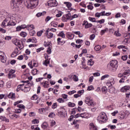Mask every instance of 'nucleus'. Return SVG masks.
Masks as SVG:
<instances>
[{"label": "nucleus", "mask_w": 130, "mask_h": 130, "mask_svg": "<svg viewBox=\"0 0 130 130\" xmlns=\"http://www.w3.org/2000/svg\"><path fill=\"white\" fill-rule=\"evenodd\" d=\"M108 67L111 72H116L118 68V61L116 60H111L109 64Z\"/></svg>", "instance_id": "1"}, {"label": "nucleus", "mask_w": 130, "mask_h": 130, "mask_svg": "<svg viewBox=\"0 0 130 130\" xmlns=\"http://www.w3.org/2000/svg\"><path fill=\"white\" fill-rule=\"evenodd\" d=\"M97 120L100 123H104L107 120V116L105 112L101 113L97 118Z\"/></svg>", "instance_id": "2"}, {"label": "nucleus", "mask_w": 130, "mask_h": 130, "mask_svg": "<svg viewBox=\"0 0 130 130\" xmlns=\"http://www.w3.org/2000/svg\"><path fill=\"white\" fill-rule=\"evenodd\" d=\"M27 2H28V0H12L11 2V8L17 9L18 8L17 4H23V3H27Z\"/></svg>", "instance_id": "3"}, {"label": "nucleus", "mask_w": 130, "mask_h": 130, "mask_svg": "<svg viewBox=\"0 0 130 130\" xmlns=\"http://www.w3.org/2000/svg\"><path fill=\"white\" fill-rule=\"evenodd\" d=\"M84 103L87 104L88 106H95L96 105V103L91 99L90 96L85 98L84 100Z\"/></svg>", "instance_id": "4"}, {"label": "nucleus", "mask_w": 130, "mask_h": 130, "mask_svg": "<svg viewBox=\"0 0 130 130\" xmlns=\"http://www.w3.org/2000/svg\"><path fill=\"white\" fill-rule=\"evenodd\" d=\"M29 4H27V8L28 9H34V8H36L38 6V0H29Z\"/></svg>", "instance_id": "5"}, {"label": "nucleus", "mask_w": 130, "mask_h": 130, "mask_svg": "<svg viewBox=\"0 0 130 130\" xmlns=\"http://www.w3.org/2000/svg\"><path fill=\"white\" fill-rule=\"evenodd\" d=\"M121 92L124 93L125 92V95L126 98H129L130 95V87L128 85L123 86L121 88Z\"/></svg>", "instance_id": "6"}, {"label": "nucleus", "mask_w": 130, "mask_h": 130, "mask_svg": "<svg viewBox=\"0 0 130 130\" xmlns=\"http://www.w3.org/2000/svg\"><path fill=\"white\" fill-rule=\"evenodd\" d=\"M18 89H20L22 91H23V92H25V93H27V92H29V91H30L31 89L28 86H26V85H25L24 83L18 85Z\"/></svg>", "instance_id": "7"}, {"label": "nucleus", "mask_w": 130, "mask_h": 130, "mask_svg": "<svg viewBox=\"0 0 130 130\" xmlns=\"http://www.w3.org/2000/svg\"><path fill=\"white\" fill-rule=\"evenodd\" d=\"M49 112V107L42 108L39 109V113L40 114H48Z\"/></svg>", "instance_id": "8"}, {"label": "nucleus", "mask_w": 130, "mask_h": 130, "mask_svg": "<svg viewBox=\"0 0 130 130\" xmlns=\"http://www.w3.org/2000/svg\"><path fill=\"white\" fill-rule=\"evenodd\" d=\"M46 6H48L51 8L52 7H56V6H57V2H56V0H49L46 3Z\"/></svg>", "instance_id": "9"}, {"label": "nucleus", "mask_w": 130, "mask_h": 130, "mask_svg": "<svg viewBox=\"0 0 130 130\" xmlns=\"http://www.w3.org/2000/svg\"><path fill=\"white\" fill-rule=\"evenodd\" d=\"M71 13H68L67 14H65L64 15L62 16V21L63 22H68V21H69V20H70V21H72V20H71Z\"/></svg>", "instance_id": "10"}, {"label": "nucleus", "mask_w": 130, "mask_h": 130, "mask_svg": "<svg viewBox=\"0 0 130 130\" xmlns=\"http://www.w3.org/2000/svg\"><path fill=\"white\" fill-rule=\"evenodd\" d=\"M129 75V71H125L122 74H119L118 76L119 78H124V79H127V77H128Z\"/></svg>", "instance_id": "11"}, {"label": "nucleus", "mask_w": 130, "mask_h": 130, "mask_svg": "<svg viewBox=\"0 0 130 130\" xmlns=\"http://www.w3.org/2000/svg\"><path fill=\"white\" fill-rule=\"evenodd\" d=\"M16 70L11 69L10 70L9 73L8 74V78L9 79H13V78H16Z\"/></svg>", "instance_id": "12"}, {"label": "nucleus", "mask_w": 130, "mask_h": 130, "mask_svg": "<svg viewBox=\"0 0 130 130\" xmlns=\"http://www.w3.org/2000/svg\"><path fill=\"white\" fill-rule=\"evenodd\" d=\"M0 60L4 63L7 62V57L5 56V53L3 51H0Z\"/></svg>", "instance_id": "13"}, {"label": "nucleus", "mask_w": 130, "mask_h": 130, "mask_svg": "<svg viewBox=\"0 0 130 130\" xmlns=\"http://www.w3.org/2000/svg\"><path fill=\"white\" fill-rule=\"evenodd\" d=\"M45 35L46 36L47 38L48 39H51L53 38V34L50 32V29L48 28L45 32Z\"/></svg>", "instance_id": "14"}, {"label": "nucleus", "mask_w": 130, "mask_h": 130, "mask_svg": "<svg viewBox=\"0 0 130 130\" xmlns=\"http://www.w3.org/2000/svg\"><path fill=\"white\" fill-rule=\"evenodd\" d=\"M82 26H85V29H88L89 28H91V27L93 26V24H92V23H89L87 20H84L83 22Z\"/></svg>", "instance_id": "15"}, {"label": "nucleus", "mask_w": 130, "mask_h": 130, "mask_svg": "<svg viewBox=\"0 0 130 130\" xmlns=\"http://www.w3.org/2000/svg\"><path fill=\"white\" fill-rule=\"evenodd\" d=\"M21 53V51L18 48H15L14 51L11 54V57H16L17 55H19Z\"/></svg>", "instance_id": "16"}, {"label": "nucleus", "mask_w": 130, "mask_h": 130, "mask_svg": "<svg viewBox=\"0 0 130 130\" xmlns=\"http://www.w3.org/2000/svg\"><path fill=\"white\" fill-rule=\"evenodd\" d=\"M66 113V109L63 108H61L60 111L58 112V114H59L60 117H65Z\"/></svg>", "instance_id": "17"}, {"label": "nucleus", "mask_w": 130, "mask_h": 130, "mask_svg": "<svg viewBox=\"0 0 130 130\" xmlns=\"http://www.w3.org/2000/svg\"><path fill=\"white\" fill-rule=\"evenodd\" d=\"M21 83H23V84L25 86L29 87V88H30L31 86H33V85H34L33 82H32L29 80L22 81Z\"/></svg>", "instance_id": "18"}, {"label": "nucleus", "mask_w": 130, "mask_h": 130, "mask_svg": "<svg viewBox=\"0 0 130 130\" xmlns=\"http://www.w3.org/2000/svg\"><path fill=\"white\" fill-rule=\"evenodd\" d=\"M63 4L66 6L69 11H73L74 10V9L72 8V6H73V5L71 3V2H63Z\"/></svg>", "instance_id": "19"}, {"label": "nucleus", "mask_w": 130, "mask_h": 130, "mask_svg": "<svg viewBox=\"0 0 130 130\" xmlns=\"http://www.w3.org/2000/svg\"><path fill=\"white\" fill-rule=\"evenodd\" d=\"M33 63V65H32ZM28 67H29V68L30 69H33V68H37V67H38V63L37 62H35L34 61V62H32V61L29 62V63H28Z\"/></svg>", "instance_id": "20"}, {"label": "nucleus", "mask_w": 130, "mask_h": 130, "mask_svg": "<svg viewBox=\"0 0 130 130\" xmlns=\"http://www.w3.org/2000/svg\"><path fill=\"white\" fill-rule=\"evenodd\" d=\"M89 129L90 130H97L98 128H97V126H96V125H95L94 124V123L91 122L89 124Z\"/></svg>", "instance_id": "21"}, {"label": "nucleus", "mask_w": 130, "mask_h": 130, "mask_svg": "<svg viewBox=\"0 0 130 130\" xmlns=\"http://www.w3.org/2000/svg\"><path fill=\"white\" fill-rule=\"evenodd\" d=\"M44 46H45V47H52L51 41H45L44 42Z\"/></svg>", "instance_id": "22"}, {"label": "nucleus", "mask_w": 130, "mask_h": 130, "mask_svg": "<svg viewBox=\"0 0 130 130\" xmlns=\"http://www.w3.org/2000/svg\"><path fill=\"white\" fill-rule=\"evenodd\" d=\"M105 16V11H103L101 13H96L95 14V17L96 18H100L101 16Z\"/></svg>", "instance_id": "23"}, {"label": "nucleus", "mask_w": 130, "mask_h": 130, "mask_svg": "<svg viewBox=\"0 0 130 130\" xmlns=\"http://www.w3.org/2000/svg\"><path fill=\"white\" fill-rule=\"evenodd\" d=\"M26 25H25V24L21 25L20 26H18L16 28V31L19 32V31H21V30H22V29H25V28H26Z\"/></svg>", "instance_id": "24"}, {"label": "nucleus", "mask_w": 130, "mask_h": 130, "mask_svg": "<svg viewBox=\"0 0 130 130\" xmlns=\"http://www.w3.org/2000/svg\"><path fill=\"white\" fill-rule=\"evenodd\" d=\"M57 44L58 45H63V44H64V43H66V42L63 40L61 41V38H58L57 39Z\"/></svg>", "instance_id": "25"}, {"label": "nucleus", "mask_w": 130, "mask_h": 130, "mask_svg": "<svg viewBox=\"0 0 130 130\" xmlns=\"http://www.w3.org/2000/svg\"><path fill=\"white\" fill-rule=\"evenodd\" d=\"M81 117H82V118H86L88 119L90 115H89V113H81Z\"/></svg>", "instance_id": "26"}, {"label": "nucleus", "mask_w": 130, "mask_h": 130, "mask_svg": "<svg viewBox=\"0 0 130 130\" xmlns=\"http://www.w3.org/2000/svg\"><path fill=\"white\" fill-rule=\"evenodd\" d=\"M8 98L12 100H15L16 99V94L15 93L10 92L8 95Z\"/></svg>", "instance_id": "27"}, {"label": "nucleus", "mask_w": 130, "mask_h": 130, "mask_svg": "<svg viewBox=\"0 0 130 130\" xmlns=\"http://www.w3.org/2000/svg\"><path fill=\"white\" fill-rule=\"evenodd\" d=\"M25 28H26L27 30H28V31H32L33 29L35 28V27L33 24H29V25H28L27 26L26 25Z\"/></svg>", "instance_id": "28"}, {"label": "nucleus", "mask_w": 130, "mask_h": 130, "mask_svg": "<svg viewBox=\"0 0 130 130\" xmlns=\"http://www.w3.org/2000/svg\"><path fill=\"white\" fill-rule=\"evenodd\" d=\"M129 111H125L124 113V114L123 115V118H124V119L127 118V117H128V116H129Z\"/></svg>", "instance_id": "29"}, {"label": "nucleus", "mask_w": 130, "mask_h": 130, "mask_svg": "<svg viewBox=\"0 0 130 130\" xmlns=\"http://www.w3.org/2000/svg\"><path fill=\"white\" fill-rule=\"evenodd\" d=\"M12 42L13 44H15V45L17 46V45H19V44H20L21 41L17 39H14L13 40H12Z\"/></svg>", "instance_id": "30"}, {"label": "nucleus", "mask_w": 130, "mask_h": 130, "mask_svg": "<svg viewBox=\"0 0 130 130\" xmlns=\"http://www.w3.org/2000/svg\"><path fill=\"white\" fill-rule=\"evenodd\" d=\"M17 46H18V50H22V49H23V48H24V45L22 44V42H20L19 44V45H17Z\"/></svg>", "instance_id": "31"}, {"label": "nucleus", "mask_w": 130, "mask_h": 130, "mask_svg": "<svg viewBox=\"0 0 130 130\" xmlns=\"http://www.w3.org/2000/svg\"><path fill=\"white\" fill-rule=\"evenodd\" d=\"M123 37H124V38H125L124 41L127 42V39H128V38H130V34L126 33V32L124 33Z\"/></svg>", "instance_id": "32"}, {"label": "nucleus", "mask_w": 130, "mask_h": 130, "mask_svg": "<svg viewBox=\"0 0 130 130\" xmlns=\"http://www.w3.org/2000/svg\"><path fill=\"white\" fill-rule=\"evenodd\" d=\"M8 20L7 19L4 20L3 22L2 23L1 26L3 28H6V26L8 24Z\"/></svg>", "instance_id": "33"}, {"label": "nucleus", "mask_w": 130, "mask_h": 130, "mask_svg": "<svg viewBox=\"0 0 130 130\" xmlns=\"http://www.w3.org/2000/svg\"><path fill=\"white\" fill-rule=\"evenodd\" d=\"M0 119H1V120H3V121H5V122H10V120H9V119H8L7 117L3 116H1L0 117Z\"/></svg>", "instance_id": "34"}, {"label": "nucleus", "mask_w": 130, "mask_h": 130, "mask_svg": "<svg viewBox=\"0 0 130 130\" xmlns=\"http://www.w3.org/2000/svg\"><path fill=\"white\" fill-rule=\"evenodd\" d=\"M109 92L111 93V94H115L116 90H115V88L112 87L110 88Z\"/></svg>", "instance_id": "35"}, {"label": "nucleus", "mask_w": 130, "mask_h": 130, "mask_svg": "<svg viewBox=\"0 0 130 130\" xmlns=\"http://www.w3.org/2000/svg\"><path fill=\"white\" fill-rule=\"evenodd\" d=\"M17 23L14 21H10L8 23L7 26H16Z\"/></svg>", "instance_id": "36"}, {"label": "nucleus", "mask_w": 130, "mask_h": 130, "mask_svg": "<svg viewBox=\"0 0 130 130\" xmlns=\"http://www.w3.org/2000/svg\"><path fill=\"white\" fill-rule=\"evenodd\" d=\"M57 36H58V37H61L62 38H66V34H64L63 31H60L57 35Z\"/></svg>", "instance_id": "37"}, {"label": "nucleus", "mask_w": 130, "mask_h": 130, "mask_svg": "<svg viewBox=\"0 0 130 130\" xmlns=\"http://www.w3.org/2000/svg\"><path fill=\"white\" fill-rule=\"evenodd\" d=\"M94 65V61H93V59H90L88 60L87 62V66H89L90 67H92Z\"/></svg>", "instance_id": "38"}, {"label": "nucleus", "mask_w": 130, "mask_h": 130, "mask_svg": "<svg viewBox=\"0 0 130 130\" xmlns=\"http://www.w3.org/2000/svg\"><path fill=\"white\" fill-rule=\"evenodd\" d=\"M109 81H110L111 82V83L112 84V85H113L115 84L116 79L115 78L112 77L109 79Z\"/></svg>", "instance_id": "39"}, {"label": "nucleus", "mask_w": 130, "mask_h": 130, "mask_svg": "<svg viewBox=\"0 0 130 130\" xmlns=\"http://www.w3.org/2000/svg\"><path fill=\"white\" fill-rule=\"evenodd\" d=\"M46 14V12L44 11L43 12H39V13H38L37 14H36V16L38 18H39L40 17H41V16H44V15H45Z\"/></svg>", "instance_id": "40"}, {"label": "nucleus", "mask_w": 130, "mask_h": 130, "mask_svg": "<svg viewBox=\"0 0 130 130\" xmlns=\"http://www.w3.org/2000/svg\"><path fill=\"white\" fill-rule=\"evenodd\" d=\"M81 65L82 66L80 67L81 69H84V70H86V69L88 68V67L86 66L85 61H82Z\"/></svg>", "instance_id": "41"}, {"label": "nucleus", "mask_w": 130, "mask_h": 130, "mask_svg": "<svg viewBox=\"0 0 130 130\" xmlns=\"http://www.w3.org/2000/svg\"><path fill=\"white\" fill-rule=\"evenodd\" d=\"M106 32H108V28H106L104 29H102L101 32H100V35H104L105 33Z\"/></svg>", "instance_id": "42"}, {"label": "nucleus", "mask_w": 130, "mask_h": 130, "mask_svg": "<svg viewBox=\"0 0 130 130\" xmlns=\"http://www.w3.org/2000/svg\"><path fill=\"white\" fill-rule=\"evenodd\" d=\"M88 20L90 21V22H92L93 23H96L97 22V20H96V18L94 17H89Z\"/></svg>", "instance_id": "43"}, {"label": "nucleus", "mask_w": 130, "mask_h": 130, "mask_svg": "<svg viewBox=\"0 0 130 130\" xmlns=\"http://www.w3.org/2000/svg\"><path fill=\"white\" fill-rule=\"evenodd\" d=\"M94 50L96 51H100V50H101V46L100 45H97L94 47Z\"/></svg>", "instance_id": "44"}, {"label": "nucleus", "mask_w": 130, "mask_h": 130, "mask_svg": "<svg viewBox=\"0 0 130 130\" xmlns=\"http://www.w3.org/2000/svg\"><path fill=\"white\" fill-rule=\"evenodd\" d=\"M47 127H48V124L47 122H44L42 125V128L45 129V128H47Z\"/></svg>", "instance_id": "45"}, {"label": "nucleus", "mask_w": 130, "mask_h": 130, "mask_svg": "<svg viewBox=\"0 0 130 130\" xmlns=\"http://www.w3.org/2000/svg\"><path fill=\"white\" fill-rule=\"evenodd\" d=\"M114 35H115V36H116L117 37H119L120 36H121V34L119 33V30L118 29L115 31Z\"/></svg>", "instance_id": "46"}, {"label": "nucleus", "mask_w": 130, "mask_h": 130, "mask_svg": "<svg viewBox=\"0 0 130 130\" xmlns=\"http://www.w3.org/2000/svg\"><path fill=\"white\" fill-rule=\"evenodd\" d=\"M105 22V19H102L100 20H96V23L97 24L99 23L101 25L102 24H104Z\"/></svg>", "instance_id": "47"}, {"label": "nucleus", "mask_w": 130, "mask_h": 130, "mask_svg": "<svg viewBox=\"0 0 130 130\" xmlns=\"http://www.w3.org/2000/svg\"><path fill=\"white\" fill-rule=\"evenodd\" d=\"M102 91L104 94H106L107 93V87L106 86H103L102 88Z\"/></svg>", "instance_id": "48"}, {"label": "nucleus", "mask_w": 130, "mask_h": 130, "mask_svg": "<svg viewBox=\"0 0 130 130\" xmlns=\"http://www.w3.org/2000/svg\"><path fill=\"white\" fill-rule=\"evenodd\" d=\"M72 79L74 82H78L79 81V78L76 75H73Z\"/></svg>", "instance_id": "49"}, {"label": "nucleus", "mask_w": 130, "mask_h": 130, "mask_svg": "<svg viewBox=\"0 0 130 130\" xmlns=\"http://www.w3.org/2000/svg\"><path fill=\"white\" fill-rule=\"evenodd\" d=\"M57 24H58L57 22L55 21H52L50 23L51 26L54 27H57Z\"/></svg>", "instance_id": "50"}, {"label": "nucleus", "mask_w": 130, "mask_h": 130, "mask_svg": "<svg viewBox=\"0 0 130 130\" xmlns=\"http://www.w3.org/2000/svg\"><path fill=\"white\" fill-rule=\"evenodd\" d=\"M38 72V70H37L36 69H34L31 70V74L33 76H35V75H37Z\"/></svg>", "instance_id": "51"}, {"label": "nucleus", "mask_w": 130, "mask_h": 130, "mask_svg": "<svg viewBox=\"0 0 130 130\" xmlns=\"http://www.w3.org/2000/svg\"><path fill=\"white\" fill-rule=\"evenodd\" d=\"M109 77L110 76L108 74L105 75L101 77V81H103V80H105V79H107L108 78H109Z\"/></svg>", "instance_id": "52"}, {"label": "nucleus", "mask_w": 130, "mask_h": 130, "mask_svg": "<svg viewBox=\"0 0 130 130\" xmlns=\"http://www.w3.org/2000/svg\"><path fill=\"white\" fill-rule=\"evenodd\" d=\"M20 103H23V101L20 100V101H17L15 102L14 103V106H17V105H19Z\"/></svg>", "instance_id": "53"}, {"label": "nucleus", "mask_w": 130, "mask_h": 130, "mask_svg": "<svg viewBox=\"0 0 130 130\" xmlns=\"http://www.w3.org/2000/svg\"><path fill=\"white\" fill-rule=\"evenodd\" d=\"M31 129L34 130H40V128H39V127L37 126L36 125L31 126Z\"/></svg>", "instance_id": "54"}, {"label": "nucleus", "mask_w": 130, "mask_h": 130, "mask_svg": "<svg viewBox=\"0 0 130 130\" xmlns=\"http://www.w3.org/2000/svg\"><path fill=\"white\" fill-rule=\"evenodd\" d=\"M68 105L69 107H75L76 106V104L72 102H69Z\"/></svg>", "instance_id": "55"}, {"label": "nucleus", "mask_w": 130, "mask_h": 130, "mask_svg": "<svg viewBox=\"0 0 130 130\" xmlns=\"http://www.w3.org/2000/svg\"><path fill=\"white\" fill-rule=\"evenodd\" d=\"M49 62H50L49 59H46L43 62V65L46 66V67H47V66H48V64H49Z\"/></svg>", "instance_id": "56"}, {"label": "nucleus", "mask_w": 130, "mask_h": 130, "mask_svg": "<svg viewBox=\"0 0 130 130\" xmlns=\"http://www.w3.org/2000/svg\"><path fill=\"white\" fill-rule=\"evenodd\" d=\"M17 107L20 108L21 109H25V106H24L23 104H18L17 106Z\"/></svg>", "instance_id": "57"}, {"label": "nucleus", "mask_w": 130, "mask_h": 130, "mask_svg": "<svg viewBox=\"0 0 130 130\" xmlns=\"http://www.w3.org/2000/svg\"><path fill=\"white\" fill-rule=\"evenodd\" d=\"M53 94H54V95H56V96H57V95L59 94V93L58 92V89H56L53 90Z\"/></svg>", "instance_id": "58"}, {"label": "nucleus", "mask_w": 130, "mask_h": 130, "mask_svg": "<svg viewBox=\"0 0 130 130\" xmlns=\"http://www.w3.org/2000/svg\"><path fill=\"white\" fill-rule=\"evenodd\" d=\"M61 16H62V12L61 11H59L58 14L56 15L57 18H59L60 17H61Z\"/></svg>", "instance_id": "59"}, {"label": "nucleus", "mask_w": 130, "mask_h": 130, "mask_svg": "<svg viewBox=\"0 0 130 130\" xmlns=\"http://www.w3.org/2000/svg\"><path fill=\"white\" fill-rule=\"evenodd\" d=\"M55 124H56V122H55V121H54V120H52L51 121L50 126H54Z\"/></svg>", "instance_id": "60"}, {"label": "nucleus", "mask_w": 130, "mask_h": 130, "mask_svg": "<svg viewBox=\"0 0 130 130\" xmlns=\"http://www.w3.org/2000/svg\"><path fill=\"white\" fill-rule=\"evenodd\" d=\"M79 17V15H77V14H74L73 15H71V20H74V19H75L76 18H78Z\"/></svg>", "instance_id": "61"}, {"label": "nucleus", "mask_w": 130, "mask_h": 130, "mask_svg": "<svg viewBox=\"0 0 130 130\" xmlns=\"http://www.w3.org/2000/svg\"><path fill=\"white\" fill-rule=\"evenodd\" d=\"M95 36H96L95 35V34L91 35L89 37L90 40H94V39H95Z\"/></svg>", "instance_id": "62"}, {"label": "nucleus", "mask_w": 130, "mask_h": 130, "mask_svg": "<svg viewBox=\"0 0 130 130\" xmlns=\"http://www.w3.org/2000/svg\"><path fill=\"white\" fill-rule=\"evenodd\" d=\"M52 47H49L48 48L47 50V53L48 54H50L51 53V48Z\"/></svg>", "instance_id": "63"}, {"label": "nucleus", "mask_w": 130, "mask_h": 130, "mask_svg": "<svg viewBox=\"0 0 130 130\" xmlns=\"http://www.w3.org/2000/svg\"><path fill=\"white\" fill-rule=\"evenodd\" d=\"M20 36L22 37H26V36H27V33L24 32V31H22L20 33Z\"/></svg>", "instance_id": "64"}]
</instances>
